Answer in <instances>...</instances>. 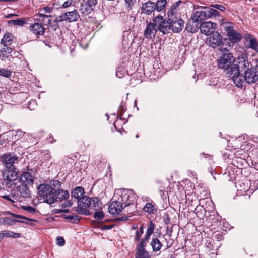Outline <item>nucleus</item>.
Returning <instances> with one entry per match:
<instances>
[{
	"label": "nucleus",
	"instance_id": "1",
	"mask_svg": "<svg viewBox=\"0 0 258 258\" xmlns=\"http://www.w3.org/2000/svg\"><path fill=\"white\" fill-rule=\"evenodd\" d=\"M99 199L97 197L90 198L87 196H84L78 200L77 212L81 215H89L90 214V209L98 207Z\"/></svg>",
	"mask_w": 258,
	"mask_h": 258
},
{
	"label": "nucleus",
	"instance_id": "2",
	"mask_svg": "<svg viewBox=\"0 0 258 258\" xmlns=\"http://www.w3.org/2000/svg\"><path fill=\"white\" fill-rule=\"evenodd\" d=\"M234 62L235 58L231 53H224L218 60V67L222 69L227 75L237 73H238V69Z\"/></svg>",
	"mask_w": 258,
	"mask_h": 258
},
{
	"label": "nucleus",
	"instance_id": "3",
	"mask_svg": "<svg viewBox=\"0 0 258 258\" xmlns=\"http://www.w3.org/2000/svg\"><path fill=\"white\" fill-rule=\"evenodd\" d=\"M54 192L53 187L49 186L48 184H41L38 187L39 195L43 197L44 201L49 205L54 204L53 196Z\"/></svg>",
	"mask_w": 258,
	"mask_h": 258
},
{
	"label": "nucleus",
	"instance_id": "4",
	"mask_svg": "<svg viewBox=\"0 0 258 258\" xmlns=\"http://www.w3.org/2000/svg\"><path fill=\"white\" fill-rule=\"evenodd\" d=\"M223 30L226 32L229 40L233 43L238 42L241 40V34L234 29L233 24L230 22H225L221 25Z\"/></svg>",
	"mask_w": 258,
	"mask_h": 258
},
{
	"label": "nucleus",
	"instance_id": "5",
	"mask_svg": "<svg viewBox=\"0 0 258 258\" xmlns=\"http://www.w3.org/2000/svg\"><path fill=\"white\" fill-rule=\"evenodd\" d=\"M2 176L4 180H7L6 186L12 187L13 185V181L17 180L18 174L17 169L14 167H6L2 171Z\"/></svg>",
	"mask_w": 258,
	"mask_h": 258
},
{
	"label": "nucleus",
	"instance_id": "6",
	"mask_svg": "<svg viewBox=\"0 0 258 258\" xmlns=\"http://www.w3.org/2000/svg\"><path fill=\"white\" fill-rule=\"evenodd\" d=\"M136 195L131 190L124 189L121 191L118 201L121 202L123 208L128 206L135 202Z\"/></svg>",
	"mask_w": 258,
	"mask_h": 258
},
{
	"label": "nucleus",
	"instance_id": "7",
	"mask_svg": "<svg viewBox=\"0 0 258 258\" xmlns=\"http://www.w3.org/2000/svg\"><path fill=\"white\" fill-rule=\"evenodd\" d=\"M170 22L171 30L174 33H179L184 27V21L180 18L173 15H168Z\"/></svg>",
	"mask_w": 258,
	"mask_h": 258
},
{
	"label": "nucleus",
	"instance_id": "8",
	"mask_svg": "<svg viewBox=\"0 0 258 258\" xmlns=\"http://www.w3.org/2000/svg\"><path fill=\"white\" fill-rule=\"evenodd\" d=\"M154 23H156L158 30L165 34L171 30L170 22L169 20L164 19L161 16L155 18Z\"/></svg>",
	"mask_w": 258,
	"mask_h": 258
},
{
	"label": "nucleus",
	"instance_id": "9",
	"mask_svg": "<svg viewBox=\"0 0 258 258\" xmlns=\"http://www.w3.org/2000/svg\"><path fill=\"white\" fill-rule=\"evenodd\" d=\"M208 41L210 46L213 48H216L218 47H221L220 49L223 51V50H227L226 48H224L222 47L223 41L222 38L220 34L217 31H215L210 35V37L208 38Z\"/></svg>",
	"mask_w": 258,
	"mask_h": 258
},
{
	"label": "nucleus",
	"instance_id": "10",
	"mask_svg": "<svg viewBox=\"0 0 258 258\" xmlns=\"http://www.w3.org/2000/svg\"><path fill=\"white\" fill-rule=\"evenodd\" d=\"M244 75L247 83H256L258 80V65L251 67L249 69L245 71Z\"/></svg>",
	"mask_w": 258,
	"mask_h": 258
},
{
	"label": "nucleus",
	"instance_id": "11",
	"mask_svg": "<svg viewBox=\"0 0 258 258\" xmlns=\"http://www.w3.org/2000/svg\"><path fill=\"white\" fill-rule=\"evenodd\" d=\"M18 160V157L14 153H6L2 157V162L6 167H14L13 164Z\"/></svg>",
	"mask_w": 258,
	"mask_h": 258
},
{
	"label": "nucleus",
	"instance_id": "12",
	"mask_svg": "<svg viewBox=\"0 0 258 258\" xmlns=\"http://www.w3.org/2000/svg\"><path fill=\"white\" fill-rule=\"evenodd\" d=\"M228 77L231 78L233 83L236 86L239 88H242L245 86L246 82L245 75L243 76L240 74L239 70L238 73H231V74L227 75Z\"/></svg>",
	"mask_w": 258,
	"mask_h": 258
},
{
	"label": "nucleus",
	"instance_id": "13",
	"mask_svg": "<svg viewBox=\"0 0 258 258\" xmlns=\"http://www.w3.org/2000/svg\"><path fill=\"white\" fill-rule=\"evenodd\" d=\"M245 46L258 52V40L251 34L247 33L244 36Z\"/></svg>",
	"mask_w": 258,
	"mask_h": 258
},
{
	"label": "nucleus",
	"instance_id": "14",
	"mask_svg": "<svg viewBox=\"0 0 258 258\" xmlns=\"http://www.w3.org/2000/svg\"><path fill=\"white\" fill-rule=\"evenodd\" d=\"M216 24L210 21L205 22L200 24V30L201 33L206 35H210L215 32Z\"/></svg>",
	"mask_w": 258,
	"mask_h": 258
},
{
	"label": "nucleus",
	"instance_id": "15",
	"mask_svg": "<svg viewBox=\"0 0 258 258\" xmlns=\"http://www.w3.org/2000/svg\"><path fill=\"white\" fill-rule=\"evenodd\" d=\"M123 208L120 201H114L109 204L108 212L112 215H116L120 212Z\"/></svg>",
	"mask_w": 258,
	"mask_h": 258
},
{
	"label": "nucleus",
	"instance_id": "16",
	"mask_svg": "<svg viewBox=\"0 0 258 258\" xmlns=\"http://www.w3.org/2000/svg\"><path fill=\"white\" fill-rule=\"evenodd\" d=\"M201 23V22L197 21L195 19L192 18V19L189 20L186 24L185 30L188 32L195 33L200 28Z\"/></svg>",
	"mask_w": 258,
	"mask_h": 258
},
{
	"label": "nucleus",
	"instance_id": "17",
	"mask_svg": "<svg viewBox=\"0 0 258 258\" xmlns=\"http://www.w3.org/2000/svg\"><path fill=\"white\" fill-rule=\"evenodd\" d=\"M246 58V55L238 58V64H236V67L239 70V72L242 71L245 72V71L249 69L252 67L251 64L249 62Z\"/></svg>",
	"mask_w": 258,
	"mask_h": 258
},
{
	"label": "nucleus",
	"instance_id": "18",
	"mask_svg": "<svg viewBox=\"0 0 258 258\" xmlns=\"http://www.w3.org/2000/svg\"><path fill=\"white\" fill-rule=\"evenodd\" d=\"M158 31L157 26L154 21L153 23H150L147 25L144 32V36L146 38H152L154 37L156 32Z\"/></svg>",
	"mask_w": 258,
	"mask_h": 258
},
{
	"label": "nucleus",
	"instance_id": "19",
	"mask_svg": "<svg viewBox=\"0 0 258 258\" xmlns=\"http://www.w3.org/2000/svg\"><path fill=\"white\" fill-rule=\"evenodd\" d=\"M69 193L68 191L61 188L57 189L56 190H55L53 196L54 203L58 201H61L63 200H67L69 198Z\"/></svg>",
	"mask_w": 258,
	"mask_h": 258
},
{
	"label": "nucleus",
	"instance_id": "20",
	"mask_svg": "<svg viewBox=\"0 0 258 258\" xmlns=\"http://www.w3.org/2000/svg\"><path fill=\"white\" fill-rule=\"evenodd\" d=\"M30 30L37 35H41L44 34L45 29L41 24L36 23L30 26Z\"/></svg>",
	"mask_w": 258,
	"mask_h": 258
},
{
	"label": "nucleus",
	"instance_id": "21",
	"mask_svg": "<svg viewBox=\"0 0 258 258\" xmlns=\"http://www.w3.org/2000/svg\"><path fill=\"white\" fill-rule=\"evenodd\" d=\"M19 180L22 183L27 185H32L34 182L32 175L28 172H23L20 175Z\"/></svg>",
	"mask_w": 258,
	"mask_h": 258
},
{
	"label": "nucleus",
	"instance_id": "22",
	"mask_svg": "<svg viewBox=\"0 0 258 258\" xmlns=\"http://www.w3.org/2000/svg\"><path fill=\"white\" fill-rule=\"evenodd\" d=\"M155 10V3L151 1H148L143 4L142 11L143 13L150 15Z\"/></svg>",
	"mask_w": 258,
	"mask_h": 258
},
{
	"label": "nucleus",
	"instance_id": "23",
	"mask_svg": "<svg viewBox=\"0 0 258 258\" xmlns=\"http://www.w3.org/2000/svg\"><path fill=\"white\" fill-rule=\"evenodd\" d=\"M17 190L22 197L28 198L30 196V191L27 187V184L22 183L17 186Z\"/></svg>",
	"mask_w": 258,
	"mask_h": 258
},
{
	"label": "nucleus",
	"instance_id": "24",
	"mask_svg": "<svg viewBox=\"0 0 258 258\" xmlns=\"http://www.w3.org/2000/svg\"><path fill=\"white\" fill-rule=\"evenodd\" d=\"M65 14L67 20L69 22L77 21L80 17L79 15L76 10L72 11L67 12L65 13Z\"/></svg>",
	"mask_w": 258,
	"mask_h": 258
},
{
	"label": "nucleus",
	"instance_id": "25",
	"mask_svg": "<svg viewBox=\"0 0 258 258\" xmlns=\"http://www.w3.org/2000/svg\"><path fill=\"white\" fill-rule=\"evenodd\" d=\"M85 194L84 188L81 186H78L72 190L71 196L75 199L79 200L80 198L83 197Z\"/></svg>",
	"mask_w": 258,
	"mask_h": 258
},
{
	"label": "nucleus",
	"instance_id": "26",
	"mask_svg": "<svg viewBox=\"0 0 258 258\" xmlns=\"http://www.w3.org/2000/svg\"><path fill=\"white\" fill-rule=\"evenodd\" d=\"M13 41V36L10 33H6L1 40V44L4 46L11 45Z\"/></svg>",
	"mask_w": 258,
	"mask_h": 258
},
{
	"label": "nucleus",
	"instance_id": "27",
	"mask_svg": "<svg viewBox=\"0 0 258 258\" xmlns=\"http://www.w3.org/2000/svg\"><path fill=\"white\" fill-rule=\"evenodd\" d=\"M20 236V234L15 233L8 230H4L0 232V242L4 237L18 238Z\"/></svg>",
	"mask_w": 258,
	"mask_h": 258
},
{
	"label": "nucleus",
	"instance_id": "28",
	"mask_svg": "<svg viewBox=\"0 0 258 258\" xmlns=\"http://www.w3.org/2000/svg\"><path fill=\"white\" fill-rule=\"evenodd\" d=\"M197 21L202 22V20L208 18L207 11H204L202 10L196 11L194 14V16L192 17Z\"/></svg>",
	"mask_w": 258,
	"mask_h": 258
},
{
	"label": "nucleus",
	"instance_id": "29",
	"mask_svg": "<svg viewBox=\"0 0 258 258\" xmlns=\"http://www.w3.org/2000/svg\"><path fill=\"white\" fill-rule=\"evenodd\" d=\"M150 244L154 252L160 250L163 246L162 243L157 238H153L151 241Z\"/></svg>",
	"mask_w": 258,
	"mask_h": 258
},
{
	"label": "nucleus",
	"instance_id": "30",
	"mask_svg": "<svg viewBox=\"0 0 258 258\" xmlns=\"http://www.w3.org/2000/svg\"><path fill=\"white\" fill-rule=\"evenodd\" d=\"M79 11L82 14V15L86 16L90 14L93 11V10L92 8H91L85 2L84 3L81 4Z\"/></svg>",
	"mask_w": 258,
	"mask_h": 258
},
{
	"label": "nucleus",
	"instance_id": "31",
	"mask_svg": "<svg viewBox=\"0 0 258 258\" xmlns=\"http://www.w3.org/2000/svg\"><path fill=\"white\" fill-rule=\"evenodd\" d=\"M233 164L238 168L241 169L247 164L245 159L241 158H236L233 160Z\"/></svg>",
	"mask_w": 258,
	"mask_h": 258
},
{
	"label": "nucleus",
	"instance_id": "32",
	"mask_svg": "<svg viewBox=\"0 0 258 258\" xmlns=\"http://www.w3.org/2000/svg\"><path fill=\"white\" fill-rule=\"evenodd\" d=\"M136 256L138 258H150L149 253L145 249H137Z\"/></svg>",
	"mask_w": 258,
	"mask_h": 258
},
{
	"label": "nucleus",
	"instance_id": "33",
	"mask_svg": "<svg viewBox=\"0 0 258 258\" xmlns=\"http://www.w3.org/2000/svg\"><path fill=\"white\" fill-rule=\"evenodd\" d=\"M205 212L206 211L203 206L200 205H198L195 209V212L197 216L200 218H202L204 217L205 214Z\"/></svg>",
	"mask_w": 258,
	"mask_h": 258
},
{
	"label": "nucleus",
	"instance_id": "34",
	"mask_svg": "<svg viewBox=\"0 0 258 258\" xmlns=\"http://www.w3.org/2000/svg\"><path fill=\"white\" fill-rule=\"evenodd\" d=\"M204 8L207 10L208 18L220 16V13L216 9L208 7H204Z\"/></svg>",
	"mask_w": 258,
	"mask_h": 258
},
{
	"label": "nucleus",
	"instance_id": "35",
	"mask_svg": "<svg viewBox=\"0 0 258 258\" xmlns=\"http://www.w3.org/2000/svg\"><path fill=\"white\" fill-rule=\"evenodd\" d=\"M166 4V0H158L155 6V10L159 12L162 11L165 7Z\"/></svg>",
	"mask_w": 258,
	"mask_h": 258
},
{
	"label": "nucleus",
	"instance_id": "36",
	"mask_svg": "<svg viewBox=\"0 0 258 258\" xmlns=\"http://www.w3.org/2000/svg\"><path fill=\"white\" fill-rule=\"evenodd\" d=\"M154 224L153 223L152 221H151L150 222V223L148 225L147 231L145 236L150 238L151 235L154 232Z\"/></svg>",
	"mask_w": 258,
	"mask_h": 258
},
{
	"label": "nucleus",
	"instance_id": "37",
	"mask_svg": "<svg viewBox=\"0 0 258 258\" xmlns=\"http://www.w3.org/2000/svg\"><path fill=\"white\" fill-rule=\"evenodd\" d=\"M5 47L3 48L1 50V52L2 53V59H4L7 58L9 55L12 52V48L8 46H5Z\"/></svg>",
	"mask_w": 258,
	"mask_h": 258
},
{
	"label": "nucleus",
	"instance_id": "38",
	"mask_svg": "<svg viewBox=\"0 0 258 258\" xmlns=\"http://www.w3.org/2000/svg\"><path fill=\"white\" fill-rule=\"evenodd\" d=\"M0 223L7 225H14L16 223V220L9 217H5L0 219Z\"/></svg>",
	"mask_w": 258,
	"mask_h": 258
},
{
	"label": "nucleus",
	"instance_id": "39",
	"mask_svg": "<svg viewBox=\"0 0 258 258\" xmlns=\"http://www.w3.org/2000/svg\"><path fill=\"white\" fill-rule=\"evenodd\" d=\"M64 218L66 219L69 220L72 223H78L80 220V217L78 215H68L65 216Z\"/></svg>",
	"mask_w": 258,
	"mask_h": 258
},
{
	"label": "nucleus",
	"instance_id": "40",
	"mask_svg": "<svg viewBox=\"0 0 258 258\" xmlns=\"http://www.w3.org/2000/svg\"><path fill=\"white\" fill-rule=\"evenodd\" d=\"M149 238L146 236L142 239L140 243L137 245V249H145V247L148 242Z\"/></svg>",
	"mask_w": 258,
	"mask_h": 258
},
{
	"label": "nucleus",
	"instance_id": "41",
	"mask_svg": "<svg viewBox=\"0 0 258 258\" xmlns=\"http://www.w3.org/2000/svg\"><path fill=\"white\" fill-rule=\"evenodd\" d=\"M38 16L42 18V21L44 25H48L50 24L51 21L49 18L51 17L49 15H47L45 14H41V13H38Z\"/></svg>",
	"mask_w": 258,
	"mask_h": 258
},
{
	"label": "nucleus",
	"instance_id": "42",
	"mask_svg": "<svg viewBox=\"0 0 258 258\" xmlns=\"http://www.w3.org/2000/svg\"><path fill=\"white\" fill-rule=\"evenodd\" d=\"M155 208L154 206L149 203H148L143 208V210L149 214H152L154 213Z\"/></svg>",
	"mask_w": 258,
	"mask_h": 258
},
{
	"label": "nucleus",
	"instance_id": "43",
	"mask_svg": "<svg viewBox=\"0 0 258 258\" xmlns=\"http://www.w3.org/2000/svg\"><path fill=\"white\" fill-rule=\"evenodd\" d=\"M8 24H13L15 25L23 26L25 24V21L23 19H18L16 20H11L8 21Z\"/></svg>",
	"mask_w": 258,
	"mask_h": 258
},
{
	"label": "nucleus",
	"instance_id": "44",
	"mask_svg": "<svg viewBox=\"0 0 258 258\" xmlns=\"http://www.w3.org/2000/svg\"><path fill=\"white\" fill-rule=\"evenodd\" d=\"M182 3L181 1H179L175 3L174 4L172 5L171 7L170 10L168 11V15H175V13H176V10L177 7Z\"/></svg>",
	"mask_w": 258,
	"mask_h": 258
},
{
	"label": "nucleus",
	"instance_id": "45",
	"mask_svg": "<svg viewBox=\"0 0 258 258\" xmlns=\"http://www.w3.org/2000/svg\"><path fill=\"white\" fill-rule=\"evenodd\" d=\"M218 79L216 77H211L206 81V84L209 86H216L218 85Z\"/></svg>",
	"mask_w": 258,
	"mask_h": 258
},
{
	"label": "nucleus",
	"instance_id": "46",
	"mask_svg": "<svg viewBox=\"0 0 258 258\" xmlns=\"http://www.w3.org/2000/svg\"><path fill=\"white\" fill-rule=\"evenodd\" d=\"M0 76L9 78L11 76V72L8 69H0Z\"/></svg>",
	"mask_w": 258,
	"mask_h": 258
},
{
	"label": "nucleus",
	"instance_id": "47",
	"mask_svg": "<svg viewBox=\"0 0 258 258\" xmlns=\"http://www.w3.org/2000/svg\"><path fill=\"white\" fill-rule=\"evenodd\" d=\"M49 186H52L54 188V190H56L57 189L61 188V183L58 180H53L50 182Z\"/></svg>",
	"mask_w": 258,
	"mask_h": 258
},
{
	"label": "nucleus",
	"instance_id": "48",
	"mask_svg": "<svg viewBox=\"0 0 258 258\" xmlns=\"http://www.w3.org/2000/svg\"><path fill=\"white\" fill-rule=\"evenodd\" d=\"M9 214L11 215H12L13 217H14L15 218H19V219H25V220H28V221H35L34 219L27 218L26 217L22 216L21 215L16 214H14V213H11V212H10Z\"/></svg>",
	"mask_w": 258,
	"mask_h": 258
},
{
	"label": "nucleus",
	"instance_id": "49",
	"mask_svg": "<svg viewBox=\"0 0 258 258\" xmlns=\"http://www.w3.org/2000/svg\"><path fill=\"white\" fill-rule=\"evenodd\" d=\"M85 2L93 10L97 4L98 0H87Z\"/></svg>",
	"mask_w": 258,
	"mask_h": 258
},
{
	"label": "nucleus",
	"instance_id": "50",
	"mask_svg": "<svg viewBox=\"0 0 258 258\" xmlns=\"http://www.w3.org/2000/svg\"><path fill=\"white\" fill-rule=\"evenodd\" d=\"M94 217L98 220H102L104 217V213L102 211L95 212Z\"/></svg>",
	"mask_w": 258,
	"mask_h": 258
},
{
	"label": "nucleus",
	"instance_id": "51",
	"mask_svg": "<svg viewBox=\"0 0 258 258\" xmlns=\"http://www.w3.org/2000/svg\"><path fill=\"white\" fill-rule=\"evenodd\" d=\"M63 21H67L65 13L62 14L61 15H60L58 17H57L55 20L54 22L55 23H57L58 22H61Z\"/></svg>",
	"mask_w": 258,
	"mask_h": 258
},
{
	"label": "nucleus",
	"instance_id": "52",
	"mask_svg": "<svg viewBox=\"0 0 258 258\" xmlns=\"http://www.w3.org/2000/svg\"><path fill=\"white\" fill-rule=\"evenodd\" d=\"M23 209L31 213H35L36 212V209L30 206H23Z\"/></svg>",
	"mask_w": 258,
	"mask_h": 258
},
{
	"label": "nucleus",
	"instance_id": "53",
	"mask_svg": "<svg viewBox=\"0 0 258 258\" xmlns=\"http://www.w3.org/2000/svg\"><path fill=\"white\" fill-rule=\"evenodd\" d=\"M211 7L218 9L221 11H224L225 10V6L222 5L213 4L211 5Z\"/></svg>",
	"mask_w": 258,
	"mask_h": 258
},
{
	"label": "nucleus",
	"instance_id": "54",
	"mask_svg": "<svg viewBox=\"0 0 258 258\" xmlns=\"http://www.w3.org/2000/svg\"><path fill=\"white\" fill-rule=\"evenodd\" d=\"M72 4H73L72 0H67L63 3L61 8H67L71 6V5H72Z\"/></svg>",
	"mask_w": 258,
	"mask_h": 258
},
{
	"label": "nucleus",
	"instance_id": "55",
	"mask_svg": "<svg viewBox=\"0 0 258 258\" xmlns=\"http://www.w3.org/2000/svg\"><path fill=\"white\" fill-rule=\"evenodd\" d=\"M56 243L59 246H63L65 243V240L61 237H58L56 239Z\"/></svg>",
	"mask_w": 258,
	"mask_h": 258
},
{
	"label": "nucleus",
	"instance_id": "56",
	"mask_svg": "<svg viewBox=\"0 0 258 258\" xmlns=\"http://www.w3.org/2000/svg\"><path fill=\"white\" fill-rule=\"evenodd\" d=\"M143 234L140 233L139 231H137L136 232V235L135 237V240L140 241L141 240V237Z\"/></svg>",
	"mask_w": 258,
	"mask_h": 258
},
{
	"label": "nucleus",
	"instance_id": "57",
	"mask_svg": "<svg viewBox=\"0 0 258 258\" xmlns=\"http://www.w3.org/2000/svg\"><path fill=\"white\" fill-rule=\"evenodd\" d=\"M125 3L127 5V7L130 9L134 5V0H124Z\"/></svg>",
	"mask_w": 258,
	"mask_h": 258
},
{
	"label": "nucleus",
	"instance_id": "58",
	"mask_svg": "<svg viewBox=\"0 0 258 258\" xmlns=\"http://www.w3.org/2000/svg\"><path fill=\"white\" fill-rule=\"evenodd\" d=\"M46 13H50L52 11V8L49 7H45L42 8Z\"/></svg>",
	"mask_w": 258,
	"mask_h": 258
},
{
	"label": "nucleus",
	"instance_id": "59",
	"mask_svg": "<svg viewBox=\"0 0 258 258\" xmlns=\"http://www.w3.org/2000/svg\"><path fill=\"white\" fill-rule=\"evenodd\" d=\"M73 202L70 200L62 204L63 207H70L72 205Z\"/></svg>",
	"mask_w": 258,
	"mask_h": 258
},
{
	"label": "nucleus",
	"instance_id": "60",
	"mask_svg": "<svg viewBox=\"0 0 258 258\" xmlns=\"http://www.w3.org/2000/svg\"><path fill=\"white\" fill-rule=\"evenodd\" d=\"M2 197L12 203L15 202V201L12 199L9 195L2 196Z\"/></svg>",
	"mask_w": 258,
	"mask_h": 258
},
{
	"label": "nucleus",
	"instance_id": "61",
	"mask_svg": "<svg viewBox=\"0 0 258 258\" xmlns=\"http://www.w3.org/2000/svg\"><path fill=\"white\" fill-rule=\"evenodd\" d=\"M24 135H25V133L24 132H23L21 130H19V131H17V134L16 135V136L21 137V136H24Z\"/></svg>",
	"mask_w": 258,
	"mask_h": 258
},
{
	"label": "nucleus",
	"instance_id": "62",
	"mask_svg": "<svg viewBox=\"0 0 258 258\" xmlns=\"http://www.w3.org/2000/svg\"><path fill=\"white\" fill-rule=\"evenodd\" d=\"M33 104V105H36V103L35 102V101H34V100H32L30 102V104L28 106V107L29 108L30 110H33L34 108H31L30 105Z\"/></svg>",
	"mask_w": 258,
	"mask_h": 258
},
{
	"label": "nucleus",
	"instance_id": "63",
	"mask_svg": "<svg viewBox=\"0 0 258 258\" xmlns=\"http://www.w3.org/2000/svg\"><path fill=\"white\" fill-rule=\"evenodd\" d=\"M215 237L217 238V240L219 241L223 239L222 235H221L220 233L216 234Z\"/></svg>",
	"mask_w": 258,
	"mask_h": 258
},
{
	"label": "nucleus",
	"instance_id": "64",
	"mask_svg": "<svg viewBox=\"0 0 258 258\" xmlns=\"http://www.w3.org/2000/svg\"><path fill=\"white\" fill-rule=\"evenodd\" d=\"M56 210L57 211L56 213H59L60 212L66 213V212H69V210H68V209H65V210Z\"/></svg>",
	"mask_w": 258,
	"mask_h": 258
}]
</instances>
